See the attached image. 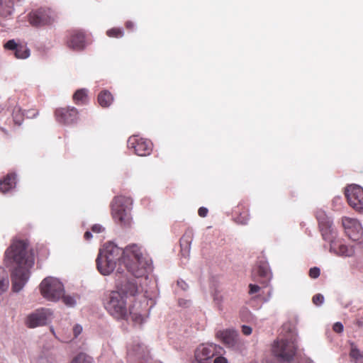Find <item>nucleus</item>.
I'll use <instances>...</instances> for the list:
<instances>
[{
	"label": "nucleus",
	"instance_id": "f257e3e1",
	"mask_svg": "<svg viewBox=\"0 0 363 363\" xmlns=\"http://www.w3.org/2000/svg\"><path fill=\"white\" fill-rule=\"evenodd\" d=\"M118 262H121L128 272L136 277L145 276L150 266L149 261L143 255L140 247L135 244L128 245L123 250L113 242H108L104 245L96 260L97 269L103 275L110 274Z\"/></svg>",
	"mask_w": 363,
	"mask_h": 363
},
{
	"label": "nucleus",
	"instance_id": "4468645a",
	"mask_svg": "<svg viewBox=\"0 0 363 363\" xmlns=\"http://www.w3.org/2000/svg\"><path fill=\"white\" fill-rule=\"evenodd\" d=\"M55 119L62 124H72L78 118V111L74 107L57 108L55 111Z\"/></svg>",
	"mask_w": 363,
	"mask_h": 363
},
{
	"label": "nucleus",
	"instance_id": "9b49d317",
	"mask_svg": "<svg viewBox=\"0 0 363 363\" xmlns=\"http://www.w3.org/2000/svg\"><path fill=\"white\" fill-rule=\"evenodd\" d=\"M67 45L73 50L80 51L86 45V35L82 30H72L69 32Z\"/></svg>",
	"mask_w": 363,
	"mask_h": 363
},
{
	"label": "nucleus",
	"instance_id": "c85d7f7f",
	"mask_svg": "<svg viewBox=\"0 0 363 363\" xmlns=\"http://www.w3.org/2000/svg\"><path fill=\"white\" fill-rule=\"evenodd\" d=\"M106 35L109 38H120L123 36V31L120 28H112L106 31Z\"/></svg>",
	"mask_w": 363,
	"mask_h": 363
},
{
	"label": "nucleus",
	"instance_id": "4be33fe9",
	"mask_svg": "<svg viewBox=\"0 0 363 363\" xmlns=\"http://www.w3.org/2000/svg\"><path fill=\"white\" fill-rule=\"evenodd\" d=\"M235 214L237 216V221L241 224H245L249 220V210L247 205L240 203L234 210Z\"/></svg>",
	"mask_w": 363,
	"mask_h": 363
},
{
	"label": "nucleus",
	"instance_id": "f704fd0d",
	"mask_svg": "<svg viewBox=\"0 0 363 363\" xmlns=\"http://www.w3.org/2000/svg\"><path fill=\"white\" fill-rule=\"evenodd\" d=\"M323 301H324V297L320 294H317L315 296H313V303L316 306H319V305L322 304L323 303Z\"/></svg>",
	"mask_w": 363,
	"mask_h": 363
},
{
	"label": "nucleus",
	"instance_id": "6ab92c4d",
	"mask_svg": "<svg viewBox=\"0 0 363 363\" xmlns=\"http://www.w3.org/2000/svg\"><path fill=\"white\" fill-rule=\"evenodd\" d=\"M16 185V174L11 172L0 180V191L6 194L12 191Z\"/></svg>",
	"mask_w": 363,
	"mask_h": 363
},
{
	"label": "nucleus",
	"instance_id": "f8f14e48",
	"mask_svg": "<svg viewBox=\"0 0 363 363\" xmlns=\"http://www.w3.org/2000/svg\"><path fill=\"white\" fill-rule=\"evenodd\" d=\"M342 221L346 233L350 239L357 240L362 237L363 229L360 223L357 219L344 217Z\"/></svg>",
	"mask_w": 363,
	"mask_h": 363
},
{
	"label": "nucleus",
	"instance_id": "09e8293b",
	"mask_svg": "<svg viewBox=\"0 0 363 363\" xmlns=\"http://www.w3.org/2000/svg\"><path fill=\"white\" fill-rule=\"evenodd\" d=\"M14 122H16L17 123V121L16 119H14ZM18 124H20L21 123L20 122H18Z\"/></svg>",
	"mask_w": 363,
	"mask_h": 363
},
{
	"label": "nucleus",
	"instance_id": "58836bf2",
	"mask_svg": "<svg viewBox=\"0 0 363 363\" xmlns=\"http://www.w3.org/2000/svg\"><path fill=\"white\" fill-rule=\"evenodd\" d=\"M260 290V287L258 285L250 284L249 285V294H253L257 293Z\"/></svg>",
	"mask_w": 363,
	"mask_h": 363
},
{
	"label": "nucleus",
	"instance_id": "ddd939ff",
	"mask_svg": "<svg viewBox=\"0 0 363 363\" xmlns=\"http://www.w3.org/2000/svg\"><path fill=\"white\" fill-rule=\"evenodd\" d=\"M52 313L50 309L41 308L30 314L26 319V325L28 328H35L46 324Z\"/></svg>",
	"mask_w": 363,
	"mask_h": 363
},
{
	"label": "nucleus",
	"instance_id": "49530a36",
	"mask_svg": "<svg viewBox=\"0 0 363 363\" xmlns=\"http://www.w3.org/2000/svg\"><path fill=\"white\" fill-rule=\"evenodd\" d=\"M125 27H126V28H127V29L131 30V29H133V27H134V24H133V22H131V21H127V22L125 23Z\"/></svg>",
	"mask_w": 363,
	"mask_h": 363
},
{
	"label": "nucleus",
	"instance_id": "6e6552de",
	"mask_svg": "<svg viewBox=\"0 0 363 363\" xmlns=\"http://www.w3.org/2000/svg\"><path fill=\"white\" fill-rule=\"evenodd\" d=\"M221 347L216 344H201L194 351V363H212Z\"/></svg>",
	"mask_w": 363,
	"mask_h": 363
},
{
	"label": "nucleus",
	"instance_id": "a211bd4d",
	"mask_svg": "<svg viewBox=\"0 0 363 363\" xmlns=\"http://www.w3.org/2000/svg\"><path fill=\"white\" fill-rule=\"evenodd\" d=\"M330 246V251L335 253L338 256L350 257L352 255L354 251L352 247L345 245L342 241L340 240H331Z\"/></svg>",
	"mask_w": 363,
	"mask_h": 363
},
{
	"label": "nucleus",
	"instance_id": "20e7f679",
	"mask_svg": "<svg viewBox=\"0 0 363 363\" xmlns=\"http://www.w3.org/2000/svg\"><path fill=\"white\" fill-rule=\"evenodd\" d=\"M104 307L108 313L116 319H125L128 308L124 296L119 291H111L104 301Z\"/></svg>",
	"mask_w": 363,
	"mask_h": 363
},
{
	"label": "nucleus",
	"instance_id": "2f4dec72",
	"mask_svg": "<svg viewBox=\"0 0 363 363\" xmlns=\"http://www.w3.org/2000/svg\"><path fill=\"white\" fill-rule=\"evenodd\" d=\"M9 279L8 278H5L0 280V294L3 292L6 291L9 287Z\"/></svg>",
	"mask_w": 363,
	"mask_h": 363
},
{
	"label": "nucleus",
	"instance_id": "7c9ffc66",
	"mask_svg": "<svg viewBox=\"0 0 363 363\" xmlns=\"http://www.w3.org/2000/svg\"><path fill=\"white\" fill-rule=\"evenodd\" d=\"M65 305L68 306H73L75 305V300L70 296H64L61 297Z\"/></svg>",
	"mask_w": 363,
	"mask_h": 363
},
{
	"label": "nucleus",
	"instance_id": "9d476101",
	"mask_svg": "<svg viewBox=\"0 0 363 363\" xmlns=\"http://www.w3.org/2000/svg\"><path fill=\"white\" fill-rule=\"evenodd\" d=\"M345 196L349 205L356 211L363 213V189L358 185L346 188Z\"/></svg>",
	"mask_w": 363,
	"mask_h": 363
},
{
	"label": "nucleus",
	"instance_id": "ea45409f",
	"mask_svg": "<svg viewBox=\"0 0 363 363\" xmlns=\"http://www.w3.org/2000/svg\"><path fill=\"white\" fill-rule=\"evenodd\" d=\"M333 329L336 333H342L343 331V325L341 323L337 322L333 325Z\"/></svg>",
	"mask_w": 363,
	"mask_h": 363
},
{
	"label": "nucleus",
	"instance_id": "0eeeda50",
	"mask_svg": "<svg viewBox=\"0 0 363 363\" xmlns=\"http://www.w3.org/2000/svg\"><path fill=\"white\" fill-rule=\"evenodd\" d=\"M297 350L294 341L288 340H280L275 341L272 352L274 354L284 362H291L296 354Z\"/></svg>",
	"mask_w": 363,
	"mask_h": 363
},
{
	"label": "nucleus",
	"instance_id": "5701e85b",
	"mask_svg": "<svg viewBox=\"0 0 363 363\" xmlns=\"http://www.w3.org/2000/svg\"><path fill=\"white\" fill-rule=\"evenodd\" d=\"M97 100L101 107L106 108L113 103V97L108 90H102L99 94Z\"/></svg>",
	"mask_w": 363,
	"mask_h": 363
},
{
	"label": "nucleus",
	"instance_id": "aec40b11",
	"mask_svg": "<svg viewBox=\"0 0 363 363\" xmlns=\"http://www.w3.org/2000/svg\"><path fill=\"white\" fill-rule=\"evenodd\" d=\"M14 11L12 0H0V18L10 19Z\"/></svg>",
	"mask_w": 363,
	"mask_h": 363
},
{
	"label": "nucleus",
	"instance_id": "bb28decb",
	"mask_svg": "<svg viewBox=\"0 0 363 363\" xmlns=\"http://www.w3.org/2000/svg\"><path fill=\"white\" fill-rule=\"evenodd\" d=\"M14 55L18 59H26L30 55V50L26 46L18 45Z\"/></svg>",
	"mask_w": 363,
	"mask_h": 363
},
{
	"label": "nucleus",
	"instance_id": "473e14b6",
	"mask_svg": "<svg viewBox=\"0 0 363 363\" xmlns=\"http://www.w3.org/2000/svg\"><path fill=\"white\" fill-rule=\"evenodd\" d=\"M320 270L318 267H314L309 270V276L312 279H316L320 276Z\"/></svg>",
	"mask_w": 363,
	"mask_h": 363
},
{
	"label": "nucleus",
	"instance_id": "4c0bfd02",
	"mask_svg": "<svg viewBox=\"0 0 363 363\" xmlns=\"http://www.w3.org/2000/svg\"><path fill=\"white\" fill-rule=\"evenodd\" d=\"M212 363H228L227 359L220 354V352L217 356L214 357Z\"/></svg>",
	"mask_w": 363,
	"mask_h": 363
},
{
	"label": "nucleus",
	"instance_id": "b1692460",
	"mask_svg": "<svg viewBox=\"0 0 363 363\" xmlns=\"http://www.w3.org/2000/svg\"><path fill=\"white\" fill-rule=\"evenodd\" d=\"M147 352V348L143 345L137 344L131 346L128 350L129 357H135L138 359L143 358Z\"/></svg>",
	"mask_w": 363,
	"mask_h": 363
},
{
	"label": "nucleus",
	"instance_id": "412c9836",
	"mask_svg": "<svg viewBox=\"0 0 363 363\" xmlns=\"http://www.w3.org/2000/svg\"><path fill=\"white\" fill-rule=\"evenodd\" d=\"M194 233L192 230L188 229L185 231L184 235L180 239V247H181V252L183 255H188L190 249H191V244L193 240Z\"/></svg>",
	"mask_w": 363,
	"mask_h": 363
},
{
	"label": "nucleus",
	"instance_id": "39448f33",
	"mask_svg": "<svg viewBox=\"0 0 363 363\" xmlns=\"http://www.w3.org/2000/svg\"><path fill=\"white\" fill-rule=\"evenodd\" d=\"M42 296L52 301H57L65 293L64 286L59 279L54 277L44 279L40 284Z\"/></svg>",
	"mask_w": 363,
	"mask_h": 363
},
{
	"label": "nucleus",
	"instance_id": "423d86ee",
	"mask_svg": "<svg viewBox=\"0 0 363 363\" xmlns=\"http://www.w3.org/2000/svg\"><path fill=\"white\" fill-rule=\"evenodd\" d=\"M56 18L57 16L53 11L43 8L32 11L28 15V22L34 27L52 25Z\"/></svg>",
	"mask_w": 363,
	"mask_h": 363
},
{
	"label": "nucleus",
	"instance_id": "e433bc0d",
	"mask_svg": "<svg viewBox=\"0 0 363 363\" xmlns=\"http://www.w3.org/2000/svg\"><path fill=\"white\" fill-rule=\"evenodd\" d=\"M38 111L35 109H30L26 111L25 115L27 118H33L38 115Z\"/></svg>",
	"mask_w": 363,
	"mask_h": 363
},
{
	"label": "nucleus",
	"instance_id": "f03ea898",
	"mask_svg": "<svg viewBox=\"0 0 363 363\" xmlns=\"http://www.w3.org/2000/svg\"><path fill=\"white\" fill-rule=\"evenodd\" d=\"M28 245L25 240H13L5 252V265L12 268L11 279L14 292H18L23 288L29 278L30 269L34 264L33 257L28 255Z\"/></svg>",
	"mask_w": 363,
	"mask_h": 363
},
{
	"label": "nucleus",
	"instance_id": "dca6fc26",
	"mask_svg": "<svg viewBox=\"0 0 363 363\" xmlns=\"http://www.w3.org/2000/svg\"><path fill=\"white\" fill-rule=\"evenodd\" d=\"M216 337L229 347H234L238 342V333L233 329L218 331Z\"/></svg>",
	"mask_w": 363,
	"mask_h": 363
},
{
	"label": "nucleus",
	"instance_id": "c756f323",
	"mask_svg": "<svg viewBox=\"0 0 363 363\" xmlns=\"http://www.w3.org/2000/svg\"><path fill=\"white\" fill-rule=\"evenodd\" d=\"M350 356L356 360L363 358V354H362L360 351L355 347H352L351 349Z\"/></svg>",
	"mask_w": 363,
	"mask_h": 363
},
{
	"label": "nucleus",
	"instance_id": "37998d69",
	"mask_svg": "<svg viewBox=\"0 0 363 363\" xmlns=\"http://www.w3.org/2000/svg\"><path fill=\"white\" fill-rule=\"evenodd\" d=\"M82 328L79 325H76L73 328V333H74L75 337H77L82 333Z\"/></svg>",
	"mask_w": 363,
	"mask_h": 363
},
{
	"label": "nucleus",
	"instance_id": "cd10ccee",
	"mask_svg": "<svg viewBox=\"0 0 363 363\" xmlns=\"http://www.w3.org/2000/svg\"><path fill=\"white\" fill-rule=\"evenodd\" d=\"M70 363H93V359L86 354L81 352L74 357Z\"/></svg>",
	"mask_w": 363,
	"mask_h": 363
},
{
	"label": "nucleus",
	"instance_id": "7ed1b4c3",
	"mask_svg": "<svg viewBox=\"0 0 363 363\" xmlns=\"http://www.w3.org/2000/svg\"><path fill=\"white\" fill-rule=\"evenodd\" d=\"M133 200L129 196H116L111 203V213L116 223L122 227H129L132 222L131 209Z\"/></svg>",
	"mask_w": 363,
	"mask_h": 363
},
{
	"label": "nucleus",
	"instance_id": "a18cd8bd",
	"mask_svg": "<svg viewBox=\"0 0 363 363\" xmlns=\"http://www.w3.org/2000/svg\"><path fill=\"white\" fill-rule=\"evenodd\" d=\"M84 238L86 240H89L92 238V234L89 231L85 232Z\"/></svg>",
	"mask_w": 363,
	"mask_h": 363
},
{
	"label": "nucleus",
	"instance_id": "393cba45",
	"mask_svg": "<svg viewBox=\"0 0 363 363\" xmlns=\"http://www.w3.org/2000/svg\"><path fill=\"white\" fill-rule=\"evenodd\" d=\"M257 274L262 278L269 280L271 279V272L269 264L267 262L259 261L257 269Z\"/></svg>",
	"mask_w": 363,
	"mask_h": 363
},
{
	"label": "nucleus",
	"instance_id": "1a4fd4ad",
	"mask_svg": "<svg viewBox=\"0 0 363 363\" xmlns=\"http://www.w3.org/2000/svg\"><path fill=\"white\" fill-rule=\"evenodd\" d=\"M128 147L133 150L135 155L144 157L150 155L153 145L150 140L132 135L128 140Z\"/></svg>",
	"mask_w": 363,
	"mask_h": 363
},
{
	"label": "nucleus",
	"instance_id": "de8ad7c7",
	"mask_svg": "<svg viewBox=\"0 0 363 363\" xmlns=\"http://www.w3.org/2000/svg\"><path fill=\"white\" fill-rule=\"evenodd\" d=\"M4 272V269L2 267H0V273L3 272Z\"/></svg>",
	"mask_w": 363,
	"mask_h": 363
},
{
	"label": "nucleus",
	"instance_id": "c03bdc74",
	"mask_svg": "<svg viewBox=\"0 0 363 363\" xmlns=\"http://www.w3.org/2000/svg\"><path fill=\"white\" fill-rule=\"evenodd\" d=\"M252 328L250 326L247 325H242V332L245 335H249L252 333Z\"/></svg>",
	"mask_w": 363,
	"mask_h": 363
},
{
	"label": "nucleus",
	"instance_id": "f3484780",
	"mask_svg": "<svg viewBox=\"0 0 363 363\" xmlns=\"http://www.w3.org/2000/svg\"><path fill=\"white\" fill-rule=\"evenodd\" d=\"M318 220L323 239L326 241H330L333 237L332 222L325 215H320L318 217Z\"/></svg>",
	"mask_w": 363,
	"mask_h": 363
},
{
	"label": "nucleus",
	"instance_id": "a878e982",
	"mask_svg": "<svg viewBox=\"0 0 363 363\" xmlns=\"http://www.w3.org/2000/svg\"><path fill=\"white\" fill-rule=\"evenodd\" d=\"M73 100L77 104H84L87 101V90L81 89L74 94Z\"/></svg>",
	"mask_w": 363,
	"mask_h": 363
},
{
	"label": "nucleus",
	"instance_id": "c9c22d12",
	"mask_svg": "<svg viewBox=\"0 0 363 363\" xmlns=\"http://www.w3.org/2000/svg\"><path fill=\"white\" fill-rule=\"evenodd\" d=\"M18 45L13 40H10L5 44L4 48L15 51Z\"/></svg>",
	"mask_w": 363,
	"mask_h": 363
},
{
	"label": "nucleus",
	"instance_id": "a19ab883",
	"mask_svg": "<svg viewBox=\"0 0 363 363\" xmlns=\"http://www.w3.org/2000/svg\"><path fill=\"white\" fill-rule=\"evenodd\" d=\"M208 209L205 207H201L199 208V211H198V214L199 216L202 217V218H204L207 216L208 214Z\"/></svg>",
	"mask_w": 363,
	"mask_h": 363
},
{
	"label": "nucleus",
	"instance_id": "79ce46f5",
	"mask_svg": "<svg viewBox=\"0 0 363 363\" xmlns=\"http://www.w3.org/2000/svg\"><path fill=\"white\" fill-rule=\"evenodd\" d=\"M104 228L99 225V224H95L92 227H91V230L94 232V233H101L104 230Z\"/></svg>",
	"mask_w": 363,
	"mask_h": 363
},
{
	"label": "nucleus",
	"instance_id": "2eb2a0df",
	"mask_svg": "<svg viewBox=\"0 0 363 363\" xmlns=\"http://www.w3.org/2000/svg\"><path fill=\"white\" fill-rule=\"evenodd\" d=\"M134 277L135 279L127 280L121 285L120 289L121 294H124L125 296H135L143 291L142 286L139 284L138 279L140 277Z\"/></svg>",
	"mask_w": 363,
	"mask_h": 363
},
{
	"label": "nucleus",
	"instance_id": "72a5a7b5",
	"mask_svg": "<svg viewBox=\"0 0 363 363\" xmlns=\"http://www.w3.org/2000/svg\"><path fill=\"white\" fill-rule=\"evenodd\" d=\"M131 319L135 324H142L144 321L143 317L138 313H131Z\"/></svg>",
	"mask_w": 363,
	"mask_h": 363
}]
</instances>
